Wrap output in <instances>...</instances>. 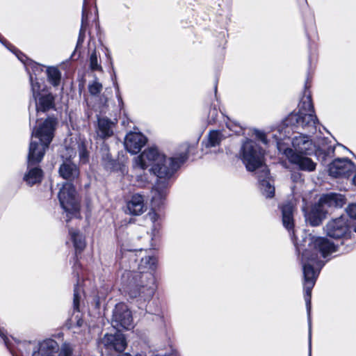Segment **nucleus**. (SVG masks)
<instances>
[{"label":"nucleus","instance_id":"nucleus-36","mask_svg":"<svg viewBox=\"0 0 356 356\" xmlns=\"http://www.w3.org/2000/svg\"><path fill=\"white\" fill-rule=\"evenodd\" d=\"M346 212L350 218L356 219V203L350 204Z\"/></svg>","mask_w":356,"mask_h":356},{"label":"nucleus","instance_id":"nucleus-31","mask_svg":"<svg viewBox=\"0 0 356 356\" xmlns=\"http://www.w3.org/2000/svg\"><path fill=\"white\" fill-rule=\"evenodd\" d=\"M78 144L75 143L72 147H65L61 153V156L64 161H70L72 158L75 157L76 154V149Z\"/></svg>","mask_w":356,"mask_h":356},{"label":"nucleus","instance_id":"nucleus-46","mask_svg":"<svg viewBox=\"0 0 356 356\" xmlns=\"http://www.w3.org/2000/svg\"><path fill=\"white\" fill-rule=\"evenodd\" d=\"M0 42H2L3 44H4L3 42L1 39H0Z\"/></svg>","mask_w":356,"mask_h":356},{"label":"nucleus","instance_id":"nucleus-1","mask_svg":"<svg viewBox=\"0 0 356 356\" xmlns=\"http://www.w3.org/2000/svg\"><path fill=\"white\" fill-rule=\"evenodd\" d=\"M295 204L293 201L285 202L282 206L283 225L289 232L292 231L291 238L299 252H301L305 291L308 315L311 309L312 290L321 268L325 265L326 259L337 251V246L325 237L316 236L309 234L303 239V244H298L293 231V211Z\"/></svg>","mask_w":356,"mask_h":356},{"label":"nucleus","instance_id":"nucleus-9","mask_svg":"<svg viewBox=\"0 0 356 356\" xmlns=\"http://www.w3.org/2000/svg\"><path fill=\"white\" fill-rule=\"evenodd\" d=\"M58 343L51 339H47L38 344V349L34 350L32 356H54L58 350ZM73 347L70 343L65 342L61 346L58 356H72Z\"/></svg>","mask_w":356,"mask_h":356},{"label":"nucleus","instance_id":"nucleus-16","mask_svg":"<svg viewBox=\"0 0 356 356\" xmlns=\"http://www.w3.org/2000/svg\"><path fill=\"white\" fill-rule=\"evenodd\" d=\"M345 204V198L341 194L329 193L321 197L318 204L323 210L331 207H341Z\"/></svg>","mask_w":356,"mask_h":356},{"label":"nucleus","instance_id":"nucleus-39","mask_svg":"<svg viewBox=\"0 0 356 356\" xmlns=\"http://www.w3.org/2000/svg\"><path fill=\"white\" fill-rule=\"evenodd\" d=\"M115 90H116V97H117V99L118 102V106L120 108H122L124 106V102H123L122 97L120 92L119 86L117 83L115 84Z\"/></svg>","mask_w":356,"mask_h":356},{"label":"nucleus","instance_id":"nucleus-22","mask_svg":"<svg viewBox=\"0 0 356 356\" xmlns=\"http://www.w3.org/2000/svg\"><path fill=\"white\" fill-rule=\"evenodd\" d=\"M81 299V289L76 286L74 288V300H73V306L74 310L77 312V314H74L70 318V324L72 326L76 325V327H81L83 325V320L81 318V316L79 313V300Z\"/></svg>","mask_w":356,"mask_h":356},{"label":"nucleus","instance_id":"nucleus-44","mask_svg":"<svg viewBox=\"0 0 356 356\" xmlns=\"http://www.w3.org/2000/svg\"><path fill=\"white\" fill-rule=\"evenodd\" d=\"M275 138V140H278V139L275 137V136H273Z\"/></svg>","mask_w":356,"mask_h":356},{"label":"nucleus","instance_id":"nucleus-26","mask_svg":"<svg viewBox=\"0 0 356 356\" xmlns=\"http://www.w3.org/2000/svg\"><path fill=\"white\" fill-rule=\"evenodd\" d=\"M156 264L157 259L155 257L150 255L143 257L138 265V272H152L153 273L156 268Z\"/></svg>","mask_w":356,"mask_h":356},{"label":"nucleus","instance_id":"nucleus-27","mask_svg":"<svg viewBox=\"0 0 356 356\" xmlns=\"http://www.w3.org/2000/svg\"><path fill=\"white\" fill-rule=\"evenodd\" d=\"M225 136L219 131H211L208 134L207 147H216L218 145Z\"/></svg>","mask_w":356,"mask_h":356},{"label":"nucleus","instance_id":"nucleus-7","mask_svg":"<svg viewBox=\"0 0 356 356\" xmlns=\"http://www.w3.org/2000/svg\"><path fill=\"white\" fill-rule=\"evenodd\" d=\"M299 107V112L291 114L289 116V120L291 122L296 121L297 126L302 127L305 131L314 134L318 129H320V124L314 114L310 95H306L302 98Z\"/></svg>","mask_w":356,"mask_h":356},{"label":"nucleus","instance_id":"nucleus-47","mask_svg":"<svg viewBox=\"0 0 356 356\" xmlns=\"http://www.w3.org/2000/svg\"><path fill=\"white\" fill-rule=\"evenodd\" d=\"M355 231L356 232V227L355 228Z\"/></svg>","mask_w":356,"mask_h":356},{"label":"nucleus","instance_id":"nucleus-34","mask_svg":"<svg viewBox=\"0 0 356 356\" xmlns=\"http://www.w3.org/2000/svg\"><path fill=\"white\" fill-rule=\"evenodd\" d=\"M77 147L79 149L80 162L81 163H86L88 161V153L86 147L81 144H78Z\"/></svg>","mask_w":356,"mask_h":356},{"label":"nucleus","instance_id":"nucleus-25","mask_svg":"<svg viewBox=\"0 0 356 356\" xmlns=\"http://www.w3.org/2000/svg\"><path fill=\"white\" fill-rule=\"evenodd\" d=\"M69 234L76 252H81L86 247L84 236L79 230L73 228L69 229Z\"/></svg>","mask_w":356,"mask_h":356},{"label":"nucleus","instance_id":"nucleus-45","mask_svg":"<svg viewBox=\"0 0 356 356\" xmlns=\"http://www.w3.org/2000/svg\"><path fill=\"white\" fill-rule=\"evenodd\" d=\"M0 42H2L3 44H4L3 42L1 39H0Z\"/></svg>","mask_w":356,"mask_h":356},{"label":"nucleus","instance_id":"nucleus-11","mask_svg":"<svg viewBox=\"0 0 356 356\" xmlns=\"http://www.w3.org/2000/svg\"><path fill=\"white\" fill-rule=\"evenodd\" d=\"M325 234L333 238H342L350 231V225L346 216H341L330 220L324 227Z\"/></svg>","mask_w":356,"mask_h":356},{"label":"nucleus","instance_id":"nucleus-33","mask_svg":"<svg viewBox=\"0 0 356 356\" xmlns=\"http://www.w3.org/2000/svg\"><path fill=\"white\" fill-rule=\"evenodd\" d=\"M102 85L97 80L88 85V90L92 95H97L102 90Z\"/></svg>","mask_w":356,"mask_h":356},{"label":"nucleus","instance_id":"nucleus-35","mask_svg":"<svg viewBox=\"0 0 356 356\" xmlns=\"http://www.w3.org/2000/svg\"><path fill=\"white\" fill-rule=\"evenodd\" d=\"M336 149V147L329 146L327 148L324 147H318V149L319 152H321L322 154H324L325 156H331Z\"/></svg>","mask_w":356,"mask_h":356},{"label":"nucleus","instance_id":"nucleus-15","mask_svg":"<svg viewBox=\"0 0 356 356\" xmlns=\"http://www.w3.org/2000/svg\"><path fill=\"white\" fill-rule=\"evenodd\" d=\"M147 210L144 196L139 193L134 194L127 202L126 212L132 216H140Z\"/></svg>","mask_w":356,"mask_h":356},{"label":"nucleus","instance_id":"nucleus-23","mask_svg":"<svg viewBox=\"0 0 356 356\" xmlns=\"http://www.w3.org/2000/svg\"><path fill=\"white\" fill-rule=\"evenodd\" d=\"M157 208L152 207L147 214V218L152 222V235L155 236L161 228L162 215L156 211Z\"/></svg>","mask_w":356,"mask_h":356},{"label":"nucleus","instance_id":"nucleus-41","mask_svg":"<svg viewBox=\"0 0 356 356\" xmlns=\"http://www.w3.org/2000/svg\"><path fill=\"white\" fill-rule=\"evenodd\" d=\"M309 356H311V324L309 323Z\"/></svg>","mask_w":356,"mask_h":356},{"label":"nucleus","instance_id":"nucleus-40","mask_svg":"<svg viewBox=\"0 0 356 356\" xmlns=\"http://www.w3.org/2000/svg\"><path fill=\"white\" fill-rule=\"evenodd\" d=\"M0 336L3 339L4 343L8 348H10L9 343H8V339L6 337V336L3 334V332L0 330Z\"/></svg>","mask_w":356,"mask_h":356},{"label":"nucleus","instance_id":"nucleus-43","mask_svg":"<svg viewBox=\"0 0 356 356\" xmlns=\"http://www.w3.org/2000/svg\"><path fill=\"white\" fill-rule=\"evenodd\" d=\"M227 127H228V128H229V129H232V128L230 127V126H229V125H227Z\"/></svg>","mask_w":356,"mask_h":356},{"label":"nucleus","instance_id":"nucleus-30","mask_svg":"<svg viewBox=\"0 0 356 356\" xmlns=\"http://www.w3.org/2000/svg\"><path fill=\"white\" fill-rule=\"evenodd\" d=\"M30 82L33 97L36 99L42 94V89L41 88V85L37 77H34L32 74H30Z\"/></svg>","mask_w":356,"mask_h":356},{"label":"nucleus","instance_id":"nucleus-13","mask_svg":"<svg viewBox=\"0 0 356 356\" xmlns=\"http://www.w3.org/2000/svg\"><path fill=\"white\" fill-rule=\"evenodd\" d=\"M102 343L108 352H122L127 347V341L120 332L115 334H106L102 339Z\"/></svg>","mask_w":356,"mask_h":356},{"label":"nucleus","instance_id":"nucleus-20","mask_svg":"<svg viewBox=\"0 0 356 356\" xmlns=\"http://www.w3.org/2000/svg\"><path fill=\"white\" fill-rule=\"evenodd\" d=\"M58 172L60 176L67 180H73L79 175V168L71 161H64L60 166Z\"/></svg>","mask_w":356,"mask_h":356},{"label":"nucleus","instance_id":"nucleus-37","mask_svg":"<svg viewBox=\"0 0 356 356\" xmlns=\"http://www.w3.org/2000/svg\"><path fill=\"white\" fill-rule=\"evenodd\" d=\"M254 134L255 135L256 138L261 140L263 143L267 144L266 134L263 131L259 130H254Z\"/></svg>","mask_w":356,"mask_h":356},{"label":"nucleus","instance_id":"nucleus-10","mask_svg":"<svg viewBox=\"0 0 356 356\" xmlns=\"http://www.w3.org/2000/svg\"><path fill=\"white\" fill-rule=\"evenodd\" d=\"M111 324L116 330H130L134 327L133 318L128 307L124 303L115 305Z\"/></svg>","mask_w":356,"mask_h":356},{"label":"nucleus","instance_id":"nucleus-42","mask_svg":"<svg viewBox=\"0 0 356 356\" xmlns=\"http://www.w3.org/2000/svg\"><path fill=\"white\" fill-rule=\"evenodd\" d=\"M18 58H19V59H20V60H21V61L24 62V60H23L22 58H20V57H19V56H18Z\"/></svg>","mask_w":356,"mask_h":356},{"label":"nucleus","instance_id":"nucleus-32","mask_svg":"<svg viewBox=\"0 0 356 356\" xmlns=\"http://www.w3.org/2000/svg\"><path fill=\"white\" fill-rule=\"evenodd\" d=\"M90 67L93 71H102V67L99 63L95 51H94L90 56Z\"/></svg>","mask_w":356,"mask_h":356},{"label":"nucleus","instance_id":"nucleus-6","mask_svg":"<svg viewBox=\"0 0 356 356\" xmlns=\"http://www.w3.org/2000/svg\"><path fill=\"white\" fill-rule=\"evenodd\" d=\"M123 277H131L126 289V292L131 298L140 297L147 299L154 295L156 284L155 278L152 272H129Z\"/></svg>","mask_w":356,"mask_h":356},{"label":"nucleus","instance_id":"nucleus-24","mask_svg":"<svg viewBox=\"0 0 356 356\" xmlns=\"http://www.w3.org/2000/svg\"><path fill=\"white\" fill-rule=\"evenodd\" d=\"M35 100L37 112H44L54 106V97L51 94H41Z\"/></svg>","mask_w":356,"mask_h":356},{"label":"nucleus","instance_id":"nucleus-4","mask_svg":"<svg viewBox=\"0 0 356 356\" xmlns=\"http://www.w3.org/2000/svg\"><path fill=\"white\" fill-rule=\"evenodd\" d=\"M56 121L49 118L33 129L27 157L28 163H39L42 160L54 137Z\"/></svg>","mask_w":356,"mask_h":356},{"label":"nucleus","instance_id":"nucleus-29","mask_svg":"<svg viewBox=\"0 0 356 356\" xmlns=\"http://www.w3.org/2000/svg\"><path fill=\"white\" fill-rule=\"evenodd\" d=\"M47 74L49 81L54 86H58L60 81V72L54 67H49L47 69Z\"/></svg>","mask_w":356,"mask_h":356},{"label":"nucleus","instance_id":"nucleus-8","mask_svg":"<svg viewBox=\"0 0 356 356\" xmlns=\"http://www.w3.org/2000/svg\"><path fill=\"white\" fill-rule=\"evenodd\" d=\"M58 196L60 206L67 213V216L78 218L80 206L74 186L70 183L64 184Z\"/></svg>","mask_w":356,"mask_h":356},{"label":"nucleus","instance_id":"nucleus-2","mask_svg":"<svg viewBox=\"0 0 356 356\" xmlns=\"http://www.w3.org/2000/svg\"><path fill=\"white\" fill-rule=\"evenodd\" d=\"M191 146L185 143L180 145L179 153L175 157L166 158L155 147H150L142 152L134 159V168L136 175V181L139 187H143L147 182V175H142L140 170L150 167V171L160 179H168L188 158Z\"/></svg>","mask_w":356,"mask_h":356},{"label":"nucleus","instance_id":"nucleus-14","mask_svg":"<svg viewBox=\"0 0 356 356\" xmlns=\"http://www.w3.org/2000/svg\"><path fill=\"white\" fill-rule=\"evenodd\" d=\"M147 139L139 132H129L124 139V146L131 154H137L145 145Z\"/></svg>","mask_w":356,"mask_h":356},{"label":"nucleus","instance_id":"nucleus-38","mask_svg":"<svg viewBox=\"0 0 356 356\" xmlns=\"http://www.w3.org/2000/svg\"><path fill=\"white\" fill-rule=\"evenodd\" d=\"M31 70L32 72H29V74H32L34 77H36L38 72L40 71H42V67L37 63H33L31 64Z\"/></svg>","mask_w":356,"mask_h":356},{"label":"nucleus","instance_id":"nucleus-21","mask_svg":"<svg viewBox=\"0 0 356 356\" xmlns=\"http://www.w3.org/2000/svg\"><path fill=\"white\" fill-rule=\"evenodd\" d=\"M327 211L321 209L317 204L313 207L309 213H305L306 220L312 226H318L321 223Z\"/></svg>","mask_w":356,"mask_h":356},{"label":"nucleus","instance_id":"nucleus-28","mask_svg":"<svg viewBox=\"0 0 356 356\" xmlns=\"http://www.w3.org/2000/svg\"><path fill=\"white\" fill-rule=\"evenodd\" d=\"M88 22V11L85 3L82 8V18H81V27L79 32V35L77 41L76 47L81 45L84 40L86 26Z\"/></svg>","mask_w":356,"mask_h":356},{"label":"nucleus","instance_id":"nucleus-18","mask_svg":"<svg viewBox=\"0 0 356 356\" xmlns=\"http://www.w3.org/2000/svg\"><path fill=\"white\" fill-rule=\"evenodd\" d=\"M115 122L107 118H99L97 121L96 134L102 139L111 137L113 134Z\"/></svg>","mask_w":356,"mask_h":356},{"label":"nucleus","instance_id":"nucleus-12","mask_svg":"<svg viewBox=\"0 0 356 356\" xmlns=\"http://www.w3.org/2000/svg\"><path fill=\"white\" fill-rule=\"evenodd\" d=\"M353 170L354 164L348 159H337L328 165L329 175L334 177H348Z\"/></svg>","mask_w":356,"mask_h":356},{"label":"nucleus","instance_id":"nucleus-19","mask_svg":"<svg viewBox=\"0 0 356 356\" xmlns=\"http://www.w3.org/2000/svg\"><path fill=\"white\" fill-rule=\"evenodd\" d=\"M38 164L27 163V171L24 174V180L29 186L40 183L42 180L43 172Z\"/></svg>","mask_w":356,"mask_h":356},{"label":"nucleus","instance_id":"nucleus-17","mask_svg":"<svg viewBox=\"0 0 356 356\" xmlns=\"http://www.w3.org/2000/svg\"><path fill=\"white\" fill-rule=\"evenodd\" d=\"M167 184L165 181H158L153 187L152 193V207L159 209L163 205L166 196Z\"/></svg>","mask_w":356,"mask_h":356},{"label":"nucleus","instance_id":"nucleus-5","mask_svg":"<svg viewBox=\"0 0 356 356\" xmlns=\"http://www.w3.org/2000/svg\"><path fill=\"white\" fill-rule=\"evenodd\" d=\"M292 147L285 149L283 152L289 161L302 170L314 171L316 165L307 156L313 154L317 149L312 140L305 134H299L293 138Z\"/></svg>","mask_w":356,"mask_h":356},{"label":"nucleus","instance_id":"nucleus-3","mask_svg":"<svg viewBox=\"0 0 356 356\" xmlns=\"http://www.w3.org/2000/svg\"><path fill=\"white\" fill-rule=\"evenodd\" d=\"M241 154L243 163L249 171L259 170L257 174L261 193L267 198L274 196L275 186L269 177V170L264 165V152L252 140H247L241 147Z\"/></svg>","mask_w":356,"mask_h":356}]
</instances>
